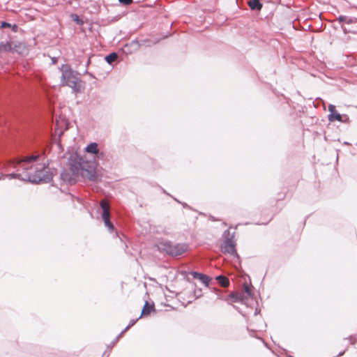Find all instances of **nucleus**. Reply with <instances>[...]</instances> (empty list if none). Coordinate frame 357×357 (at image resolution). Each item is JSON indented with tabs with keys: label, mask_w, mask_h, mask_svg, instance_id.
Segmentation results:
<instances>
[{
	"label": "nucleus",
	"mask_w": 357,
	"mask_h": 357,
	"mask_svg": "<svg viewBox=\"0 0 357 357\" xmlns=\"http://www.w3.org/2000/svg\"><path fill=\"white\" fill-rule=\"evenodd\" d=\"M139 317L137 319H132L130 320L128 324L126 326V327L123 329V331H126L127 330H128L130 328L132 327L136 323L137 321L139 319Z\"/></svg>",
	"instance_id": "obj_24"
},
{
	"label": "nucleus",
	"mask_w": 357,
	"mask_h": 357,
	"mask_svg": "<svg viewBox=\"0 0 357 357\" xmlns=\"http://www.w3.org/2000/svg\"><path fill=\"white\" fill-rule=\"evenodd\" d=\"M188 272H189V271H185V270H183V271H181L180 272V274H181V275H183V279H184L187 282H189V283H190V284H193L195 287H196V286H197V285H196V283H195L194 281H192V280L190 278L188 277V275H190V274L188 273Z\"/></svg>",
	"instance_id": "obj_20"
},
{
	"label": "nucleus",
	"mask_w": 357,
	"mask_h": 357,
	"mask_svg": "<svg viewBox=\"0 0 357 357\" xmlns=\"http://www.w3.org/2000/svg\"><path fill=\"white\" fill-rule=\"evenodd\" d=\"M232 306H233V307H234V309H235V310H236L238 313H240L241 314L243 315V312H241V309H240V307H238V306H236V305H233Z\"/></svg>",
	"instance_id": "obj_35"
},
{
	"label": "nucleus",
	"mask_w": 357,
	"mask_h": 357,
	"mask_svg": "<svg viewBox=\"0 0 357 357\" xmlns=\"http://www.w3.org/2000/svg\"><path fill=\"white\" fill-rule=\"evenodd\" d=\"M347 20V17L345 15H340L337 18V20L339 21L340 23L346 22Z\"/></svg>",
	"instance_id": "obj_29"
},
{
	"label": "nucleus",
	"mask_w": 357,
	"mask_h": 357,
	"mask_svg": "<svg viewBox=\"0 0 357 357\" xmlns=\"http://www.w3.org/2000/svg\"><path fill=\"white\" fill-rule=\"evenodd\" d=\"M285 195H284L282 197H279L277 199V201H280V200H282L284 197Z\"/></svg>",
	"instance_id": "obj_47"
},
{
	"label": "nucleus",
	"mask_w": 357,
	"mask_h": 357,
	"mask_svg": "<svg viewBox=\"0 0 357 357\" xmlns=\"http://www.w3.org/2000/svg\"><path fill=\"white\" fill-rule=\"evenodd\" d=\"M356 338V335H351L347 337H345L344 340H349L350 344H354L352 340Z\"/></svg>",
	"instance_id": "obj_33"
},
{
	"label": "nucleus",
	"mask_w": 357,
	"mask_h": 357,
	"mask_svg": "<svg viewBox=\"0 0 357 357\" xmlns=\"http://www.w3.org/2000/svg\"><path fill=\"white\" fill-rule=\"evenodd\" d=\"M215 280H217L220 284L221 286H222L223 287H227L229 286L230 284V282L229 280V279L225 277V275H217L215 278Z\"/></svg>",
	"instance_id": "obj_15"
},
{
	"label": "nucleus",
	"mask_w": 357,
	"mask_h": 357,
	"mask_svg": "<svg viewBox=\"0 0 357 357\" xmlns=\"http://www.w3.org/2000/svg\"><path fill=\"white\" fill-rule=\"evenodd\" d=\"M30 159H37L38 158H33V157H31V158H29Z\"/></svg>",
	"instance_id": "obj_52"
},
{
	"label": "nucleus",
	"mask_w": 357,
	"mask_h": 357,
	"mask_svg": "<svg viewBox=\"0 0 357 357\" xmlns=\"http://www.w3.org/2000/svg\"><path fill=\"white\" fill-rule=\"evenodd\" d=\"M118 58V54L116 52H112L105 57V60L109 63L112 64Z\"/></svg>",
	"instance_id": "obj_18"
},
{
	"label": "nucleus",
	"mask_w": 357,
	"mask_h": 357,
	"mask_svg": "<svg viewBox=\"0 0 357 357\" xmlns=\"http://www.w3.org/2000/svg\"><path fill=\"white\" fill-rule=\"evenodd\" d=\"M354 22H355V19H354V18H348V17H347V21H346V23H347V24H352V23H354Z\"/></svg>",
	"instance_id": "obj_34"
},
{
	"label": "nucleus",
	"mask_w": 357,
	"mask_h": 357,
	"mask_svg": "<svg viewBox=\"0 0 357 357\" xmlns=\"http://www.w3.org/2000/svg\"><path fill=\"white\" fill-rule=\"evenodd\" d=\"M218 299H221L222 301H227L228 304H231L230 302L228 301V299H230L234 303H238L241 304H245L247 301V296L243 294H234L233 293L229 294L228 297H225L222 296L218 295Z\"/></svg>",
	"instance_id": "obj_7"
},
{
	"label": "nucleus",
	"mask_w": 357,
	"mask_h": 357,
	"mask_svg": "<svg viewBox=\"0 0 357 357\" xmlns=\"http://www.w3.org/2000/svg\"><path fill=\"white\" fill-rule=\"evenodd\" d=\"M235 234V231H234L233 233H231V236L222 240V242L220 245V249L222 252L225 254H229L233 257L240 259L241 257L237 252L236 249Z\"/></svg>",
	"instance_id": "obj_5"
},
{
	"label": "nucleus",
	"mask_w": 357,
	"mask_h": 357,
	"mask_svg": "<svg viewBox=\"0 0 357 357\" xmlns=\"http://www.w3.org/2000/svg\"><path fill=\"white\" fill-rule=\"evenodd\" d=\"M188 273L192 276L193 278L199 280V278L202 275L203 273L195 271H189Z\"/></svg>",
	"instance_id": "obj_25"
},
{
	"label": "nucleus",
	"mask_w": 357,
	"mask_h": 357,
	"mask_svg": "<svg viewBox=\"0 0 357 357\" xmlns=\"http://www.w3.org/2000/svg\"><path fill=\"white\" fill-rule=\"evenodd\" d=\"M329 114L328 115V119L330 122H334L342 119V114H339L334 105L330 104L328 105Z\"/></svg>",
	"instance_id": "obj_10"
},
{
	"label": "nucleus",
	"mask_w": 357,
	"mask_h": 357,
	"mask_svg": "<svg viewBox=\"0 0 357 357\" xmlns=\"http://www.w3.org/2000/svg\"><path fill=\"white\" fill-rule=\"evenodd\" d=\"M6 177L8 178L9 180L18 179V180L25 182L24 178H26V176H25V174H23V172L22 174H20V173H17V172H13L11 173L7 174Z\"/></svg>",
	"instance_id": "obj_14"
},
{
	"label": "nucleus",
	"mask_w": 357,
	"mask_h": 357,
	"mask_svg": "<svg viewBox=\"0 0 357 357\" xmlns=\"http://www.w3.org/2000/svg\"><path fill=\"white\" fill-rule=\"evenodd\" d=\"M338 159H339V158H338V157H336V158H335V163H336V164L337 163Z\"/></svg>",
	"instance_id": "obj_48"
},
{
	"label": "nucleus",
	"mask_w": 357,
	"mask_h": 357,
	"mask_svg": "<svg viewBox=\"0 0 357 357\" xmlns=\"http://www.w3.org/2000/svg\"><path fill=\"white\" fill-rule=\"evenodd\" d=\"M170 197L174 200L176 202L180 204V203L181 202V201H180L179 199H178L176 197H175L173 195H170Z\"/></svg>",
	"instance_id": "obj_36"
},
{
	"label": "nucleus",
	"mask_w": 357,
	"mask_h": 357,
	"mask_svg": "<svg viewBox=\"0 0 357 357\" xmlns=\"http://www.w3.org/2000/svg\"><path fill=\"white\" fill-rule=\"evenodd\" d=\"M100 211H102L101 213V218L102 220V222L105 225V226L107 227L108 231L110 234H114V237L119 238L120 239V241L123 244L125 250L128 248V245L124 242L123 237L120 235L119 231L115 230V228L112 223L109 220V213L107 212V208L103 202L101 203L100 208L98 209V212L100 213Z\"/></svg>",
	"instance_id": "obj_4"
},
{
	"label": "nucleus",
	"mask_w": 357,
	"mask_h": 357,
	"mask_svg": "<svg viewBox=\"0 0 357 357\" xmlns=\"http://www.w3.org/2000/svg\"><path fill=\"white\" fill-rule=\"evenodd\" d=\"M188 250L187 243H178L174 244L171 241H163L158 245V250L165 252L171 257H176L185 252Z\"/></svg>",
	"instance_id": "obj_3"
},
{
	"label": "nucleus",
	"mask_w": 357,
	"mask_h": 357,
	"mask_svg": "<svg viewBox=\"0 0 357 357\" xmlns=\"http://www.w3.org/2000/svg\"><path fill=\"white\" fill-rule=\"evenodd\" d=\"M165 288H166V290H167V291H168L169 292L172 293V294H175V296H178V294H177V293H175L174 291H171V290L169 289V287H168L167 286H166V287H165Z\"/></svg>",
	"instance_id": "obj_37"
},
{
	"label": "nucleus",
	"mask_w": 357,
	"mask_h": 357,
	"mask_svg": "<svg viewBox=\"0 0 357 357\" xmlns=\"http://www.w3.org/2000/svg\"><path fill=\"white\" fill-rule=\"evenodd\" d=\"M73 21L76 22L77 24L82 25L83 24L84 22L82 19L79 17L77 15H74L73 16Z\"/></svg>",
	"instance_id": "obj_28"
},
{
	"label": "nucleus",
	"mask_w": 357,
	"mask_h": 357,
	"mask_svg": "<svg viewBox=\"0 0 357 357\" xmlns=\"http://www.w3.org/2000/svg\"><path fill=\"white\" fill-rule=\"evenodd\" d=\"M162 193H164L165 195H167L168 196L170 197V195H172L171 194H169V192H167L165 189L162 188Z\"/></svg>",
	"instance_id": "obj_38"
},
{
	"label": "nucleus",
	"mask_w": 357,
	"mask_h": 357,
	"mask_svg": "<svg viewBox=\"0 0 357 357\" xmlns=\"http://www.w3.org/2000/svg\"><path fill=\"white\" fill-rule=\"evenodd\" d=\"M247 331H248L249 333V335L251 336V337H255L257 339H259V337L257 336H255L253 333L255 332V330H253V329H250L248 327H247Z\"/></svg>",
	"instance_id": "obj_30"
},
{
	"label": "nucleus",
	"mask_w": 357,
	"mask_h": 357,
	"mask_svg": "<svg viewBox=\"0 0 357 357\" xmlns=\"http://www.w3.org/2000/svg\"><path fill=\"white\" fill-rule=\"evenodd\" d=\"M90 215H91V218H93V215H92L91 213H90Z\"/></svg>",
	"instance_id": "obj_54"
},
{
	"label": "nucleus",
	"mask_w": 357,
	"mask_h": 357,
	"mask_svg": "<svg viewBox=\"0 0 357 357\" xmlns=\"http://www.w3.org/2000/svg\"><path fill=\"white\" fill-rule=\"evenodd\" d=\"M13 51L10 42H0V53Z\"/></svg>",
	"instance_id": "obj_16"
},
{
	"label": "nucleus",
	"mask_w": 357,
	"mask_h": 357,
	"mask_svg": "<svg viewBox=\"0 0 357 357\" xmlns=\"http://www.w3.org/2000/svg\"><path fill=\"white\" fill-rule=\"evenodd\" d=\"M180 204L183 206V208H187V209H190V210H192V208L188 205L186 202H181L180 203Z\"/></svg>",
	"instance_id": "obj_32"
},
{
	"label": "nucleus",
	"mask_w": 357,
	"mask_h": 357,
	"mask_svg": "<svg viewBox=\"0 0 357 357\" xmlns=\"http://www.w3.org/2000/svg\"><path fill=\"white\" fill-rule=\"evenodd\" d=\"M338 121L344 123H349L350 119L347 114H342V119Z\"/></svg>",
	"instance_id": "obj_27"
},
{
	"label": "nucleus",
	"mask_w": 357,
	"mask_h": 357,
	"mask_svg": "<svg viewBox=\"0 0 357 357\" xmlns=\"http://www.w3.org/2000/svg\"><path fill=\"white\" fill-rule=\"evenodd\" d=\"M192 301H192V300H191V301H188V304H189V303H192Z\"/></svg>",
	"instance_id": "obj_51"
},
{
	"label": "nucleus",
	"mask_w": 357,
	"mask_h": 357,
	"mask_svg": "<svg viewBox=\"0 0 357 357\" xmlns=\"http://www.w3.org/2000/svg\"><path fill=\"white\" fill-rule=\"evenodd\" d=\"M4 178H5V176H0V180H1V179H3Z\"/></svg>",
	"instance_id": "obj_49"
},
{
	"label": "nucleus",
	"mask_w": 357,
	"mask_h": 357,
	"mask_svg": "<svg viewBox=\"0 0 357 357\" xmlns=\"http://www.w3.org/2000/svg\"><path fill=\"white\" fill-rule=\"evenodd\" d=\"M199 282L204 285L206 287H208L209 283L211 281V278L205 274H202V275L199 279Z\"/></svg>",
	"instance_id": "obj_19"
},
{
	"label": "nucleus",
	"mask_w": 357,
	"mask_h": 357,
	"mask_svg": "<svg viewBox=\"0 0 357 357\" xmlns=\"http://www.w3.org/2000/svg\"><path fill=\"white\" fill-rule=\"evenodd\" d=\"M61 84L66 86L70 81L78 80L79 73L72 69L70 65L63 64L61 67Z\"/></svg>",
	"instance_id": "obj_6"
},
{
	"label": "nucleus",
	"mask_w": 357,
	"mask_h": 357,
	"mask_svg": "<svg viewBox=\"0 0 357 357\" xmlns=\"http://www.w3.org/2000/svg\"><path fill=\"white\" fill-rule=\"evenodd\" d=\"M0 26L1 29L11 28L13 31L15 33L17 32L19 29V27L16 24H11L7 22H2Z\"/></svg>",
	"instance_id": "obj_17"
},
{
	"label": "nucleus",
	"mask_w": 357,
	"mask_h": 357,
	"mask_svg": "<svg viewBox=\"0 0 357 357\" xmlns=\"http://www.w3.org/2000/svg\"><path fill=\"white\" fill-rule=\"evenodd\" d=\"M52 63H55L56 62V57H53V58L52 59Z\"/></svg>",
	"instance_id": "obj_44"
},
{
	"label": "nucleus",
	"mask_w": 357,
	"mask_h": 357,
	"mask_svg": "<svg viewBox=\"0 0 357 357\" xmlns=\"http://www.w3.org/2000/svg\"><path fill=\"white\" fill-rule=\"evenodd\" d=\"M66 86L70 87L72 89L73 93H79L82 92L83 87L82 86V80L78 77V80L70 81Z\"/></svg>",
	"instance_id": "obj_11"
},
{
	"label": "nucleus",
	"mask_w": 357,
	"mask_h": 357,
	"mask_svg": "<svg viewBox=\"0 0 357 357\" xmlns=\"http://www.w3.org/2000/svg\"><path fill=\"white\" fill-rule=\"evenodd\" d=\"M194 300L198 299L202 296V289L201 288H195L192 291Z\"/></svg>",
	"instance_id": "obj_23"
},
{
	"label": "nucleus",
	"mask_w": 357,
	"mask_h": 357,
	"mask_svg": "<svg viewBox=\"0 0 357 357\" xmlns=\"http://www.w3.org/2000/svg\"><path fill=\"white\" fill-rule=\"evenodd\" d=\"M248 6L251 10L257 11H259L263 7V4L261 3L260 0H250L248 2Z\"/></svg>",
	"instance_id": "obj_13"
},
{
	"label": "nucleus",
	"mask_w": 357,
	"mask_h": 357,
	"mask_svg": "<svg viewBox=\"0 0 357 357\" xmlns=\"http://www.w3.org/2000/svg\"><path fill=\"white\" fill-rule=\"evenodd\" d=\"M90 63H91V60H90V59H89L88 61H86V68H88V66H89Z\"/></svg>",
	"instance_id": "obj_41"
},
{
	"label": "nucleus",
	"mask_w": 357,
	"mask_h": 357,
	"mask_svg": "<svg viewBox=\"0 0 357 357\" xmlns=\"http://www.w3.org/2000/svg\"><path fill=\"white\" fill-rule=\"evenodd\" d=\"M57 172L56 168L50 167L48 160L40 167H36L31 172H29V168H23V174L26 176L25 182L32 184L49 183Z\"/></svg>",
	"instance_id": "obj_2"
},
{
	"label": "nucleus",
	"mask_w": 357,
	"mask_h": 357,
	"mask_svg": "<svg viewBox=\"0 0 357 357\" xmlns=\"http://www.w3.org/2000/svg\"><path fill=\"white\" fill-rule=\"evenodd\" d=\"M126 331H123V330L114 338V340L110 343L107 346V349H112L113 348V347L117 343V342L119 341V338L122 336V335L125 333Z\"/></svg>",
	"instance_id": "obj_22"
},
{
	"label": "nucleus",
	"mask_w": 357,
	"mask_h": 357,
	"mask_svg": "<svg viewBox=\"0 0 357 357\" xmlns=\"http://www.w3.org/2000/svg\"><path fill=\"white\" fill-rule=\"evenodd\" d=\"M74 155H75L74 156H76V157L81 156L80 155L78 154L77 151H75L74 153Z\"/></svg>",
	"instance_id": "obj_45"
},
{
	"label": "nucleus",
	"mask_w": 357,
	"mask_h": 357,
	"mask_svg": "<svg viewBox=\"0 0 357 357\" xmlns=\"http://www.w3.org/2000/svg\"><path fill=\"white\" fill-rule=\"evenodd\" d=\"M263 343H264V346L267 347L266 344L264 342H263Z\"/></svg>",
	"instance_id": "obj_55"
},
{
	"label": "nucleus",
	"mask_w": 357,
	"mask_h": 357,
	"mask_svg": "<svg viewBox=\"0 0 357 357\" xmlns=\"http://www.w3.org/2000/svg\"><path fill=\"white\" fill-rule=\"evenodd\" d=\"M310 215H307L305 218V220H304V222H303V225H305V222H306V220L309 218Z\"/></svg>",
	"instance_id": "obj_46"
},
{
	"label": "nucleus",
	"mask_w": 357,
	"mask_h": 357,
	"mask_svg": "<svg viewBox=\"0 0 357 357\" xmlns=\"http://www.w3.org/2000/svg\"><path fill=\"white\" fill-rule=\"evenodd\" d=\"M84 73L88 74L91 77H94L93 75L91 73L87 71V70H85Z\"/></svg>",
	"instance_id": "obj_39"
},
{
	"label": "nucleus",
	"mask_w": 357,
	"mask_h": 357,
	"mask_svg": "<svg viewBox=\"0 0 357 357\" xmlns=\"http://www.w3.org/2000/svg\"><path fill=\"white\" fill-rule=\"evenodd\" d=\"M29 156L33 157V156H40L39 155H30Z\"/></svg>",
	"instance_id": "obj_50"
},
{
	"label": "nucleus",
	"mask_w": 357,
	"mask_h": 357,
	"mask_svg": "<svg viewBox=\"0 0 357 357\" xmlns=\"http://www.w3.org/2000/svg\"><path fill=\"white\" fill-rule=\"evenodd\" d=\"M156 312L155 303L153 301L149 302L148 300H144L139 318L149 317L151 312L156 313Z\"/></svg>",
	"instance_id": "obj_8"
},
{
	"label": "nucleus",
	"mask_w": 357,
	"mask_h": 357,
	"mask_svg": "<svg viewBox=\"0 0 357 357\" xmlns=\"http://www.w3.org/2000/svg\"><path fill=\"white\" fill-rule=\"evenodd\" d=\"M84 151L89 154H93L96 156H98V155L99 154L98 145L96 142H91L88 144L85 147ZM100 156H103L102 153Z\"/></svg>",
	"instance_id": "obj_12"
},
{
	"label": "nucleus",
	"mask_w": 357,
	"mask_h": 357,
	"mask_svg": "<svg viewBox=\"0 0 357 357\" xmlns=\"http://www.w3.org/2000/svg\"><path fill=\"white\" fill-rule=\"evenodd\" d=\"M109 354H106V351H105L102 355V357H109Z\"/></svg>",
	"instance_id": "obj_40"
},
{
	"label": "nucleus",
	"mask_w": 357,
	"mask_h": 357,
	"mask_svg": "<svg viewBox=\"0 0 357 357\" xmlns=\"http://www.w3.org/2000/svg\"><path fill=\"white\" fill-rule=\"evenodd\" d=\"M145 296H149V293H148V292H146Z\"/></svg>",
	"instance_id": "obj_53"
},
{
	"label": "nucleus",
	"mask_w": 357,
	"mask_h": 357,
	"mask_svg": "<svg viewBox=\"0 0 357 357\" xmlns=\"http://www.w3.org/2000/svg\"><path fill=\"white\" fill-rule=\"evenodd\" d=\"M244 290H245V296H247V300L248 298H250L252 300H253L255 298L254 293L251 291V289H250V287L248 285L244 286Z\"/></svg>",
	"instance_id": "obj_21"
},
{
	"label": "nucleus",
	"mask_w": 357,
	"mask_h": 357,
	"mask_svg": "<svg viewBox=\"0 0 357 357\" xmlns=\"http://www.w3.org/2000/svg\"><path fill=\"white\" fill-rule=\"evenodd\" d=\"M210 218L213 221H215L216 220V218L214 216L211 215H210Z\"/></svg>",
	"instance_id": "obj_43"
},
{
	"label": "nucleus",
	"mask_w": 357,
	"mask_h": 357,
	"mask_svg": "<svg viewBox=\"0 0 357 357\" xmlns=\"http://www.w3.org/2000/svg\"><path fill=\"white\" fill-rule=\"evenodd\" d=\"M119 1L125 6L130 5L132 3V0H119Z\"/></svg>",
	"instance_id": "obj_31"
},
{
	"label": "nucleus",
	"mask_w": 357,
	"mask_h": 357,
	"mask_svg": "<svg viewBox=\"0 0 357 357\" xmlns=\"http://www.w3.org/2000/svg\"><path fill=\"white\" fill-rule=\"evenodd\" d=\"M230 228H231V227H229L227 229H226L223 231V233L222 234V240L231 236V234L230 233Z\"/></svg>",
	"instance_id": "obj_26"
},
{
	"label": "nucleus",
	"mask_w": 357,
	"mask_h": 357,
	"mask_svg": "<svg viewBox=\"0 0 357 357\" xmlns=\"http://www.w3.org/2000/svg\"><path fill=\"white\" fill-rule=\"evenodd\" d=\"M259 313V310H258L257 308L255 309V313H254V315H257Z\"/></svg>",
	"instance_id": "obj_42"
},
{
	"label": "nucleus",
	"mask_w": 357,
	"mask_h": 357,
	"mask_svg": "<svg viewBox=\"0 0 357 357\" xmlns=\"http://www.w3.org/2000/svg\"><path fill=\"white\" fill-rule=\"evenodd\" d=\"M141 45L138 40L136 38L132 40L130 43L126 44L123 47V51L126 54H131L135 52H137Z\"/></svg>",
	"instance_id": "obj_9"
},
{
	"label": "nucleus",
	"mask_w": 357,
	"mask_h": 357,
	"mask_svg": "<svg viewBox=\"0 0 357 357\" xmlns=\"http://www.w3.org/2000/svg\"><path fill=\"white\" fill-rule=\"evenodd\" d=\"M97 158H68L70 168L61 169L59 176L61 183L74 185L79 181V178L93 182L100 181L101 176L96 171V159Z\"/></svg>",
	"instance_id": "obj_1"
}]
</instances>
